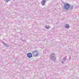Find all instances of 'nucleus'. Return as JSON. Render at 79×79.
<instances>
[{"label":"nucleus","mask_w":79,"mask_h":79,"mask_svg":"<svg viewBox=\"0 0 79 79\" xmlns=\"http://www.w3.org/2000/svg\"><path fill=\"white\" fill-rule=\"evenodd\" d=\"M64 9L66 10H69V8L70 5L68 3H65L64 4Z\"/></svg>","instance_id":"1"},{"label":"nucleus","mask_w":79,"mask_h":79,"mask_svg":"<svg viewBox=\"0 0 79 79\" xmlns=\"http://www.w3.org/2000/svg\"><path fill=\"white\" fill-rule=\"evenodd\" d=\"M55 54L54 53H52L51 55V57L50 58L51 60H52L53 61H55L56 59L55 58Z\"/></svg>","instance_id":"2"},{"label":"nucleus","mask_w":79,"mask_h":79,"mask_svg":"<svg viewBox=\"0 0 79 79\" xmlns=\"http://www.w3.org/2000/svg\"><path fill=\"white\" fill-rule=\"evenodd\" d=\"M33 55L34 56H37L39 55V53L37 51H34L32 53Z\"/></svg>","instance_id":"3"},{"label":"nucleus","mask_w":79,"mask_h":79,"mask_svg":"<svg viewBox=\"0 0 79 79\" xmlns=\"http://www.w3.org/2000/svg\"><path fill=\"white\" fill-rule=\"evenodd\" d=\"M27 56L28 58H31L32 56V54L31 53H29L27 54Z\"/></svg>","instance_id":"4"},{"label":"nucleus","mask_w":79,"mask_h":79,"mask_svg":"<svg viewBox=\"0 0 79 79\" xmlns=\"http://www.w3.org/2000/svg\"><path fill=\"white\" fill-rule=\"evenodd\" d=\"M45 3H46V1L45 0H42L41 2V4L43 6L45 5Z\"/></svg>","instance_id":"5"},{"label":"nucleus","mask_w":79,"mask_h":79,"mask_svg":"<svg viewBox=\"0 0 79 79\" xmlns=\"http://www.w3.org/2000/svg\"><path fill=\"white\" fill-rule=\"evenodd\" d=\"M65 28H66V29H68L69 27V25L68 24H66L65 26Z\"/></svg>","instance_id":"6"},{"label":"nucleus","mask_w":79,"mask_h":79,"mask_svg":"<svg viewBox=\"0 0 79 79\" xmlns=\"http://www.w3.org/2000/svg\"><path fill=\"white\" fill-rule=\"evenodd\" d=\"M3 45L6 47H8V45L6 43H3Z\"/></svg>","instance_id":"7"},{"label":"nucleus","mask_w":79,"mask_h":79,"mask_svg":"<svg viewBox=\"0 0 79 79\" xmlns=\"http://www.w3.org/2000/svg\"><path fill=\"white\" fill-rule=\"evenodd\" d=\"M69 8L70 10H73V6H70V5Z\"/></svg>","instance_id":"8"},{"label":"nucleus","mask_w":79,"mask_h":79,"mask_svg":"<svg viewBox=\"0 0 79 79\" xmlns=\"http://www.w3.org/2000/svg\"><path fill=\"white\" fill-rule=\"evenodd\" d=\"M45 27L47 29H49V28H50V27H49V26L48 27L47 25L45 26Z\"/></svg>","instance_id":"9"},{"label":"nucleus","mask_w":79,"mask_h":79,"mask_svg":"<svg viewBox=\"0 0 79 79\" xmlns=\"http://www.w3.org/2000/svg\"><path fill=\"white\" fill-rule=\"evenodd\" d=\"M66 56H65L64 57L63 59V60L64 61H65V60H66Z\"/></svg>","instance_id":"10"},{"label":"nucleus","mask_w":79,"mask_h":79,"mask_svg":"<svg viewBox=\"0 0 79 79\" xmlns=\"http://www.w3.org/2000/svg\"><path fill=\"white\" fill-rule=\"evenodd\" d=\"M5 1L6 3H8L9 2V0H5Z\"/></svg>","instance_id":"11"},{"label":"nucleus","mask_w":79,"mask_h":79,"mask_svg":"<svg viewBox=\"0 0 79 79\" xmlns=\"http://www.w3.org/2000/svg\"><path fill=\"white\" fill-rule=\"evenodd\" d=\"M61 62H62V64H64V62L63 61H62Z\"/></svg>","instance_id":"12"},{"label":"nucleus","mask_w":79,"mask_h":79,"mask_svg":"<svg viewBox=\"0 0 79 79\" xmlns=\"http://www.w3.org/2000/svg\"><path fill=\"white\" fill-rule=\"evenodd\" d=\"M45 1H46V0H45Z\"/></svg>","instance_id":"13"}]
</instances>
